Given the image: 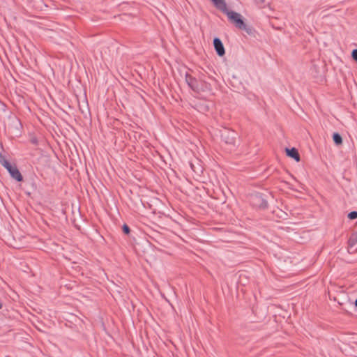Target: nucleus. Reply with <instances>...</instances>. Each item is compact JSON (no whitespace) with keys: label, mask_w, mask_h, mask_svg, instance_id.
I'll list each match as a JSON object with an SVG mask.
<instances>
[{"label":"nucleus","mask_w":357,"mask_h":357,"mask_svg":"<svg viewBox=\"0 0 357 357\" xmlns=\"http://www.w3.org/2000/svg\"><path fill=\"white\" fill-rule=\"evenodd\" d=\"M219 9L221 10L224 13H225L227 15L228 18L231 21L232 23L235 24V26L238 29L245 30L248 33H249L248 29L247 28L246 24L243 20L241 14L232 10H229L227 8L226 3L222 5V6L219 8Z\"/></svg>","instance_id":"obj_1"},{"label":"nucleus","mask_w":357,"mask_h":357,"mask_svg":"<svg viewBox=\"0 0 357 357\" xmlns=\"http://www.w3.org/2000/svg\"><path fill=\"white\" fill-rule=\"evenodd\" d=\"M250 202L255 208L264 209L268 206L267 200L264 197L263 195L259 192L252 194L250 197Z\"/></svg>","instance_id":"obj_2"},{"label":"nucleus","mask_w":357,"mask_h":357,"mask_svg":"<svg viewBox=\"0 0 357 357\" xmlns=\"http://www.w3.org/2000/svg\"><path fill=\"white\" fill-rule=\"evenodd\" d=\"M185 82L188 86L195 92L199 93L203 90L199 82L191 75L186 73L185 76Z\"/></svg>","instance_id":"obj_3"},{"label":"nucleus","mask_w":357,"mask_h":357,"mask_svg":"<svg viewBox=\"0 0 357 357\" xmlns=\"http://www.w3.org/2000/svg\"><path fill=\"white\" fill-rule=\"evenodd\" d=\"M236 133L231 130L225 128L221 132V139L227 144L234 145L235 144Z\"/></svg>","instance_id":"obj_4"},{"label":"nucleus","mask_w":357,"mask_h":357,"mask_svg":"<svg viewBox=\"0 0 357 357\" xmlns=\"http://www.w3.org/2000/svg\"><path fill=\"white\" fill-rule=\"evenodd\" d=\"M6 166L4 167L7 169L13 178L19 182L23 181V176L16 165H12L10 163H6Z\"/></svg>","instance_id":"obj_5"},{"label":"nucleus","mask_w":357,"mask_h":357,"mask_svg":"<svg viewBox=\"0 0 357 357\" xmlns=\"http://www.w3.org/2000/svg\"><path fill=\"white\" fill-rule=\"evenodd\" d=\"M348 250L350 253L357 251V232L351 234L348 241Z\"/></svg>","instance_id":"obj_6"},{"label":"nucleus","mask_w":357,"mask_h":357,"mask_svg":"<svg viewBox=\"0 0 357 357\" xmlns=\"http://www.w3.org/2000/svg\"><path fill=\"white\" fill-rule=\"evenodd\" d=\"M213 45L218 56H222L225 54V47L221 40L219 38H215L213 39Z\"/></svg>","instance_id":"obj_7"},{"label":"nucleus","mask_w":357,"mask_h":357,"mask_svg":"<svg viewBox=\"0 0 357 357\" xmlns=\"http://www.w3.org/2000/svg\"><path fill=\"white\" fill-rule=\"evenodd\" d=\"M286 153H287V156H289L291 158H294L297 162L300 161V160H301L300 155L296 149H295V148H291L290 149H286Z\"/></svg>","instance_id":"obj_8"},{"label":"nucleus","mask_w":357,"mask_h":357,"mask_svg":"<svg viewBox=\"0 0 357 357\" xmlns=\"http://www.w3.org/2000/svg\"><path fill=\"white\" fill-rule=\"evenodd\" d=\"M31 6L36 9H41L43 7V0H30Z\"/></svg>","instance_id":"obj_9"},{"label":"nucleus","mask_w":357,"mask_h":357,"mask_svg":"<svg viewBox=\"0 0 357 357\" xmlns=\"http://www.w3.org/2000/svg\"><path fill=\"white\" fill-rule=\"evenodd\" d=\"M333 139L335 144L337 145H340V144H342V138L341 135L337 132H335L333 135Z\"/></svg>","instance_id":"obj_10"},{"label":"nucleus","mask_w":357,"mask_h":357,"mask_svg":"<svg viewBox=\"0 0 357 357\" xmlns=\"http://www.w3.org/2000/svg\"><path fill=\"white\" fill-rule=\"evenodd\" d=\"M6 163L8 164L10 162L6 159V158L0 152V164L4 167L6 166Z\"/></svg>","instance_id":"obj_11"},{"label":"nucleus","mask_w":357,"mask_h":357,"mask_svg":"<svg viewBox=\"0 0 357 357\" xmlns=\"http://www.w3.org/2000/svg\"><path fill=\"white\" fill-rule=\"evenodd\" d=\"M212 1L214 3V4L215 5V6L218 8L225 3V0H212Z\"/></svg>","instance_id":"obj_12"},{"label":"nucleus","mask_w":357,"mask_h":357,"mask_svg":"<svg viewBox=\"0 0 357 357\" xmlns=\"http://www.w3.org/2000/svg\"><path fill=\"white\" fill-rule=\"evenodd\" d=\"M348 218L350 220H354L357 218V211H351L348 214Z\"/></svg>","instance_id":"obj_13"},{"label":"nucleus","mask_w":357,"mask_h":357,"mask_svg":"<svg viewBox=\"0 0 357 357\" xmlns=\"http://www.w3.org/2000/svg\"><path fill=\"white\" fill-rule=\"evenodd\" d=\"M122 229L123 233L126 234H128L130 231V227L126 224L123 225Z\"/></svg>","instance_id":"obj_14"},{"label":"nucleus","mask_w":357,"mask_h":357,"mask_svg":"<svg viewBox=\"0 0 357 357\" xmlns=\"http://www.w3.org/2000/svg\"><path fill=\"white\" fill-rule=\"evenodd\" d=\"M352 58L354 60L357 61V50H354L351 53Z\"/></svg>","instance_id":"obj_15"},{"label":"nucleus","mask_w":357,"mask_h":357,"mask_svg":"<svg viewBox=\"0 0 357 357\" xmlns=\"http://www.w3.org/2000/svg\"><path fill=\"white\" fill-rule=\"evenodd\" d=\"M31 142H32L33 144H36V143H37V140H36V139H31Z\"/></svg>","instance_id":"obj_16"},{"label":"nucleus","mask_w":357,"mask_h":357,"mask_svg":"<svg viewBox=\"0 0 357 357\" xmlns=\"http://www.w3.org/2000/svg\"><path fill=\"white\" fill-rule=\"evenodd\" d=\"M354 304L357 307V298L356 299L355 302H354Z\"/></svg>","instance_id":"obj_17"},{"label":"nucleus","mask_w":357,"mask_h":357,"mask_svg":"<svg viewBox=\"0 0 357 357\" xmlns=\"http://www.w3.org/2000/svg\"><path fill=\"white\" fill-rule=\"evenodd\" d=\"M2 307H3V305H2L1 302L0 301V309H1Z\"/></svg>","instance_id":"obj_18"}]
</instances>
